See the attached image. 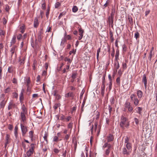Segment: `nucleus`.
Listing matches in <instances>:
<instances>
[{"label":"nucleus","mask_w":157,"mask_h":157,"mask_svg":"<svg viewBox=\"0 0 157 157\" xmlns=\"http://www.w3.org/2000/svg\"><path fill=\"white\" fill-rule=\"evenodd\" d=\"M137 95L138 98L140 100L143 96V93L140 90H138L137 92Z\"/></svg>","instance_id":"14"},{"label":"nucleus","mask_w":157,"mask_h":157,"mask_svg":"<svg viewBox=\"0 0 157 157\" xmlns=\"http://www.w3.org/2000/svg\"><path fill=\"white\" fill-rule=\"evenodd\" d=\"M48 136V134L47 133L45 134L44 136L43 137V138L44 139V140L46 141V142H47V137Z\"/></svg>","instance_id":"40"},{"label":"nucleus","mask_w":157,"mask_h":157,"mask_svg":"<svg viewBox=\"0 0 157 157\" xmlns=\"http://www.w3.org/2000/svg\"><path fill=\"white\" fill-rule=\"evenodd\" d=\"M56 99L57 100H59L61 98V97L59 94H58L56 95Z\"/></svg>","instance_id":"58"},{"label":"nucleus","mask_w":157,"mask_h":157,"mask_svg":"<svg viewBox=\"0 0 157 157\" xmlns=\"http://www.w3.org/2000/svg\"><path fill=\"white\" fill-rule=\"evenodd\" d=\"M25 58V57L20 58L19 61L20 62V65L23 64L24 63Z\"/></svg>","instance_id":"19"},{"label":"nucleus","mask_w":157,"mask_h":157,"mask_svg":"<svg viewBox=\"0 0 157 157\" xmlns=\"http://www.w3.org/2000/svg\"><path fill=\"white\" fill-rule=\"evenodd\" d=\"M139 100L136 97H135L133 99V101L134 104L135 106H137L138 105L139 103Z\"/></svg>","instance_id":"15"},{"label":"nucleus","mask_w":157,"mask_h":157,"mask_svg":"<svg viewBox=\"0 0 157 157\" xmlns=\"http://www.w3.org/2000/svg\"><path fill=\"white\" fill-rule=\"evenodd\" d=\"M24 90L23 89H21V92L19 95V100L21 102L24 99L23 93L24 92Z\"/></svg>","instance_id":"9"},{"label":"nucleus","mask_w":157,"mask_h":157,"mask_svg":"<svg viewBox=\"0 0 157 157\" xmlns=\"http://www.w3.org/2000/svg\"><path fill=\"white\" fill-rule=\"evenodd\" d=\"M142 108L140 107H138L137 108V110L136 112L140 114H141L142 113Z\"/></svg>","instance_id":"24"},{"label":"nucleus","mask_w":157,"mask_h":157,"mask_svg":"<svg viewBox=\"0 0 157 157\" xmlns=\"http://www.w3.org/2000/svg\"><path fill=\"white\" fill-rule=\"evenodd\" d=\"M122 48L124 51L125 52L126 51V48L125 44L123 45Z\"/></svg>","instance_id":"62"},{"label":"nucleus","mask_w":157,"mask_h":157,"mask_svg":"<svg viewBox=\"0 0 157 157\" xmlns=\"http://www.w3.org/2000/svg\"><path fill=\"white\" fill-rule=\"evenodd\" d=\"M42 8L43 10H45L46 8V4L44 2L42 4Z\"/></svg>","instance_id":"45"},{"label":"nucleus","mask_w":157,"mask_h":157,"mask_svg":"<svg viewBox=\"0 0 157 157\" xmlns=\"http://www.w3.org/2000/svg\"><path fill=\"white\" fill-rule=\"evenodd\" d=\"M124 107L127 109L129 112H132L133 109L132 106L131 105L130 103L126 101L124 104Z\"/></svg>","instance_id":"5"},{"label":"nucleus","mask_w":157,"mask_h":157,"mask_svg":"<svg viewBox=\"0 0 157 157\" xmlns=\"http://www.w3.org/2000/svg\"><path fill=\"white\" fill-rule=\"evenodd\" d=\"M32 154H33L30 152H29V151H27L26 152V155L28 157L30 156Z\"/></svg>","instance_id":"56"},{"label":"nucleus","mask_w":157,"mask_h":157,"mask_svg":"<svg viewBox=\"0 0 157 157\" xmlns=\"http://www.w3.org/2000/svg\"><path fill=\"white\" fill-rule=\"evenodd\" d=\"M142 82L144 83L145 87V88H146L147 84V78L146 75L145 74L144 75H143L142 79Z\"/></svg>","instance_id":"8"},{"label":"nucleus","mask_w":157,"mask_h":157,"mask_svg":"<svg viewBox=\"0 0 157 157\" xmlns=\"http://www.w3.org/2000/svg\"><path fill=\"white\" fill-rule=\"evenodd\" d=\"M33 132L32 131H30L29 132V137L32 140L33 139Z\"/></svg>","instance_id":"31"},{"label":"nucleus","mask_w":157,"mask_h":157,"mask_svg":"<svg viewBox=\"0 0 157 157\" xmlns=\"http://www.w3.org/2000/svg\"><path fill=\"white\" fill-rule=\"evenodd\" d=\"M20 126L22 136H25L28 131V128L24 123H22V122L20 123Z\"/></svg>","instance_id":"2"},{"label":"nucleus","mask_w":157,"mask_h":157,"mask_svg":"<svg viewBox=\"0 0 157 157\" xmlns=\"http://www.w3.org/2000/svg\"><path fill=\"white\" fill-rule=\"evenodd\" d=\"M73 124V123L72 122H71L67 125V128H68L71 129V130L72 128Z\"/></svg>","instance_id":"26"},{"label":"nucleus","mask_w":157,"mask_h":157,"mask_svg":"<svg viewBox=\"0 0 157 157\" xmlns=\"http://www.w3.org/2000/svg\"><path fill=\"white\" fill-rule=\"evenodd\" d=\"M105 89V85L104 84H102L101 86V94L102 95H103L104 94Z\"/></svg>","instance_id":"20"},{"label":"nucleus","mask_w":157,"mask_h":157,"mask_svg":"<svg viewBox=\"0 0 157 157\" xmlns=\"http://www.w3.org/2000/svg\"><path fill=\"white\" fill-rule=\"evenodd\" d=\"M109 152L110 151L108 149H106L105 151V154L107 155H108L109 154Z\"/></svg>","instance_id":"64"},{"label":"nucleus","mask_w":157,"mask_h":157,"mask_svg":"<svg viewBox=\"0 0 157 157\" xmlns=\"http://www.w3.org/2000/svg\"><path fill=\"white\" fill-rule=\"evenodd\" d=\"M100 50H101V48H99L98 49V50L97 51V58L98 60V57H99V53L100 52Z\"/></svg>","instance_id":"34"},{"label":"nucleus","mask_w":157,"mask_h":157,"mask_svg":"<svg viewBox=\"0 0 157 157\" xmlns=\"http://www.w3.org/2000/svg\"><path fill=\"white\" fill-rule=\"evenodd\" d=\"M0 34L1 36H3L5 34V32L2 30H0Z\"/></svg>","instance_id":"52"},{"label":"nucleus","mask_w":157,"mask_h":157,"mask_svg":"<svg viewBox=\"0 0 157 157\" xmlns=\"http://www.w3.org/2000/svg\"><path fill=\"white\" fill-rule=\"evenodd\" d=\"M13 70V69L12 67H8V71L9 73H12Z\"/></svg>","instance_id":"35"},{"label":"nucleus","mask_w":157,"mask_h":157,"mask_svg":"<svg viewBox=\"0 0 157 157\" xmlns=\"http://www.w3.org/2000/svg\"><path fill=\"white\" fill-rule=\"evenodd\" d=\"M10 88L9 87H8L5 89L4 90V92L6 93H8L10 91Z\"/></svg>","instance_id":"38"},{"label":"nucleus","mask_w":157,"mask_h":157,"mask_svg":"<svg viewBox=\"0 0 157 157\" xmlns=\"http://www.w3.org/2000/svg\"><path fill=\"white\" fill-rule=\"evenodd\" d=\"M65 38L67 40H70L71 39V36L69 35H66V33H65Z\"/></svg>","instance_id":"44"},{"label":"nucleus","mask_w":157,"mask_h":157,"mask_svg":"<svg viewBox=\"0 0 157 157\" xmlns=\"http://www.w3.org/2000/svg\"><path fill=\"white\" fill-rule=\"evenodd\" d=\"M51 30V28L50 26H48L47 28L46 32H50Z\"/></svg>","instance_id":"63"},{"label":"nucleus","mask_w":157,"mask_h":157,"mask_svg":"<svg viewBox=\"0 0 157 157\" xmlns=\"http://www.w3.org/2000/svg\"><path fill=\"white\" fill-rule=\"evenodd\" d=\"M114 101L115 100L114 98H112L110 100L111 104L112 105L114 103Z\"/></svg>","instance_id":"43"},{"label":"nucleus","mask_w":157,"mask_h":157,"mask_svg":"<svg viewBox=\"0 0 157 157\" xmlns=\"http://www.w3.org/2000/svg\"><path fill=\"white\" fill-rule=\"evenodd\" d=\"M16 39V37L15 36H14L13 37L10 42L11 46L15 43V42Z\"/></svg>","instance_id":"23"},{"label":"nucleus","mask_w":157,"mask_h":157,"mask_svg":"<svg viewBox=\"0 0 157 157\" xmlns=\"http://www.w3.org/2000/svg\"><path fill=\"white\" fill-rule=\"evenodd\" d=\"M49 13V9H47V12L46 13V17L48 18V15Z\"/></svg>","instance_id":"49"},{"label":"nucleus","mask_w":157,"mask_h":157,"mask_svg":"<svg viewBox=\"0 0 157 157\" xmlns=\"http://www.w3.org/2000/svg\"><path fill=\"white\" fill-rule=\"evenodd\" d=\"M124 145L127 149L129 150L132 148V144L129 142V138L127 136L124 139Z\"/></svg>","instance_id":"3"},{"label":"nucleus","mask_w":157,"mask_h":157,"mask_svg":"<svg viewBox=\"0 0 157 157\" xmlns=\"http://www.w3.org/2000/svg\"><path fill=\"white\" fill-rule=\"evenodd\" d=\"M108 109L109 110V113L110 114L112 110V107L110 105H108Z\"/></svg>","instance_id":"54"},{"label":"nucleus","mask_w":157,"mask_h":157,"mask_svg":"<svg viewBox=\"0 0 157 157\" xmlns=\"http://www.w3.org/2000/svg\"><path fill=\"white\" fill-rule=\"evenodd\" d=\"M38 25V21L37 19H35L34 22V26L35 28H36Z\"/></svg>","instance_id":"29"},{"label":"nucleus","mask_w":157,"mask_h":157,"mask_svg":"<svg viewBox=\"0 0 157 157\" xmlns=\"http://www.w3.org/2000/svg\"><path fill=\"white\" fill-rule=\"evenodd\" d=\"M13 96L14 97H15L16 98H17L18 96V94L17 93H15V92H14L13 93Z\"/></svg>","instance_id":"47"},{"label":"nucleus","mask_w":157,"mask_h":157,"mask_svg":"<svg viewBox=\"0 0 157 157\" xmlns=\"http://www.w3.org/2000/svg\"><path fill=\"white\" fill-rule=\"evenodd\" d=\"M30 78H29L27 79V82H26V86H30L29 84H30Z\"/></svg>","instance_id":"36"},{"label":"nucleus","mask_w":157,"mask_h":157,"mask_svg":"<svg viewBox=\"0 0 157 157\" xmlns=\"http://www.w3.org/2000/svg\"><path fill=\"white\" fill-rule=\"evenodd\" d=\"M132 151V148L130 149H128L125 147L123 148L122 150V153L124 155H128L131 153Z\"/></svg>","instance_id":"6"},{"label":"nucleus","mask_w":157,"mask_h":157,"mask_svg":"<svg viewBox=\"0 0 157 157\" xmlns=\"http://www.w3.org/2000/svg\"><path fill=\"white\" fill-rule=\"evenodd\" d=\"M134 120L136 124V125H138L139 124V121L138 119L137 118H136V117H135L134 118Z\"/></svg>","instance_id":"39"},{"label":"nucleus","mask_w":157,"mask_h":157,"mask_svg":"<svg viewBox=\"0 0 157 157\" xmlns=\"http://www.w3.org/2000/svg\"><path fill=\"white\" fill-rule=\"evenodd\" d=\"M5 95L4 94L2 95L1 98L2 99V101L0 103V108H3L7 102V99H6L4 98Z\"/></svg>","instance_id":"4"},{"label":"nucleus","mask_w":157,"mask_h":157,"mask_svg":"<svg viewBox=\"0 0 157 157\" xmlns=\"http://www.w3.org/2000/svg\"><path fill=\"white\" fill-rule=\"evenodd\" d=\"M70 137V134H67L65 135L64 140L65 142H67L68 141Z\"/></svg>","instance_id":"28"},{"label":"nucleus","mask_w":157,"mask_h":157,"mask_svg":"<svg viewBox=\"0 0 157 157\" xmlns=\"http://www.w3.org/2000/svg\"><path fill=\"white\" fill-rule=\"evenodd\" d=\"M116 82L118 84H120V78L118 77L116 79Z\"/></svg>","instance_id":"50"},{"label":"nucleus","mask_w":157,"mask_h":157,"mask_svg":"<svg viewBox=\"0 0 157 157\" xmlns=\"http://www.w3.org/2000/svg\"><path fill=\"white\" fill-rule=\"evenodd\" d=\"M71 117L70 116H68L67 118H66L65 120L66 121H69L71 119Z\"/></svg>","instance_id":"51"},{"label":"nucleus","mask_w":157,"mask_h":157,"mask_svg":"<svg viewBox=\"0 0 157 157\" xmlns=\"http://www.w3.org/2000/svg\"><path fill=\"white\" fill-rule=\"evenodd\" d=\"M129 125V122L127 118L122 116L121 117V121L120 123V125L121 128L124 129L125 127L128 128Z\"/></svg>","instance_id":"1"},{"label":"nucleus","mask_w":157,"mask_h":157,"mask_svg":"<svg viewBox=\"0 0 157 157\" xmlns=\"http://www.w3.org/2000/svg\"><path fill=\"white\" fill-rule=\"evenodd\" d=\"M15 105V104L13 101L10 102L8 107V109L10 110L13 107H14Z\"/></svg>","instance_id":"12"},{"label":"nucleus","mask_w":157,"mask_h":157,"mask_svg":"<svg viewBox=\"0 0 157 157\" xmlns=\"http://www.w3.org/2000/svg\"><path fill=\"white\" fill-rule=\"evenodd\" d=\"M108 22L109 25H111V26H113V18L109 16L108 18Z\"/></svg>","instance_id":"10"},{"label":"nucleus","mask_w":157,"mask_h":157,"mask_svg":"<svg viewBox=\"0 0 157 157\" xmlns=\"http://www.w3.org/2000/svg\"><path fill=\"white\" fill-rule=\"evenodd\" d=\"M10 9V7L7 5H6V8H5V10H6V11L7 12L9 11Z\"/></svg>","instance_id":"53"},{"label":"nucleus","mask_w":157,"mask_h":157,"mask_svg":"<svg viewBox=\"0 0 157 157\" xmlns=\"http://www.w3.org/2000/svg\"><path fill=\"white\" fill-rule=\"evenodd\" d=\"M34 145L33 144H32L30 145L31 147L29 148V150L28 151L29 152H30L32 153L33 154V153L34 148Z\"/></svg>","instance_id":"18"},{"label":"nucleus","mask_w":157,"mask_h":157,"mask_svg":"<svg viewBox=\"0 0 157 157\" xmlns=\"http://www.w3.org/2000/svg\"><path fill=\"white\" fill-rule=\"evenodd\" d=\"M60 119L62 121H65L66 118L63 115H62L61 116H60Z\"/></svg>","instance_id":"33"},{"label":"nucleus","mask_w":157,"mask_h":157,"mask_svg":"<svg viewBox=\"0 0 157 157\" xmlns=\"http://www.w3.org/2000/svg\"><path fill=\"white\" fill-rule=\"evenodd\" d=\"M21 109L22 111L21 113H27V110L24 104L22 105Z\"/></svg>","instance_id":"16"},{"label":"nucleus","mask_w":157,"mask_h":157,"mask_svg":"<svg viewBox=\"0 0 157 157\" xmlns=\"http://www.w3.org/2000/svg\"><path fill=\"white\" fill-rule=\"evenodd\" d=\"M107 139L108 142L113 141L114 139L113 136L111 134H109L107 137Z\"/></svg>","instance_id":"17"},{"label":"nucleus","mask_w":157,"mask_h":157,"mask_svg":"<svg viewBox=\"0 0 157 157\" xmlns=\"http://www.w3.org/2000/svg\"><path fill=\"white\" fill-rule=\"evenodd\" d=\"M140 36V34L139 33L136 32L135 33V37L136 38V39L137 40L138 38Z\"/></svg>","instance_id":"32"},{"label":"nucleus","mask_w":157,"mask_h":157,"mask_svg":"<svg viewBox=\"0 0 157 157\" xmlns=\"http://www.w3.org/2000/svg\"><path fill=\"white\" fill-rule=\"evenodd\" d=\"M115 67L116 69V71H117V70L120 67V65L118 62L117 61V62L115 63Z\"/></svg>","instance_id":"27"},{"label":"nucleus","mask_w":157,"mask_h":157,"mask_svg":"<svg viewBox=\"0 0 157 157\" xmlns=\"http://www.w3.org/2000/svg\"><path fill=\"white\" fill-rule=\"evenodd\" d=\"M17 47L16 46H13L11 48V50H10V52L11 53V57H12L13 55L15 54V56H16V52L17 51Z\"/></svg>","instance_id":"7"},{"label":"nucleus","mask_w":157,"mask_h":157,"mask_svg":"<svg viewBox=\"0 0 157 157\" xmlns=\"http://www.w3.org/2000/svg\"><path fill=\"white\" fill-rule=\"evenodd\" d=\"M135 97H136L135 96V94H131L130 96L131 100L132 101L133 100L134 98Z\"/></svg>","instance_id":"42"},{"label":"nucleus","mask_w":157,"mask_h":157,"mask_svg":"<svg viewBox=\"0 0 157 157\" xmlns=\"http://www.w3.org/2000/svg\"><path fill=\"white\" fill-rule=\"evenodd\" d=\"M79 34V35H83V33L84 32L83 30L82 29V28H80L78 29Z\"/></svg>","instance_id":"25"},{"label":"nucleus","mask_w":157,"mask_h":157,"mask_svg":"<svg viewBox=\"0 0 157 157\" xmlns=\"http://www.w3.org/2000/svg\"><path fill=\"white\" fill-rule=\"evenodd\" d=\"M60 6V3L58 2H56L55 4V7L56 8H57Z\"/></svg>","instance_id":"37"},{"label":"nucleus","mask_w":157,"mask_h":157,"mask_svg":"<svg viewBox=\"0 0 157 157\" xmlns=\"http://www.w3.org/2000/svg\"><path fill=\"white\" fill-rule=\"evenodd\" d=\"M119 50L117 49V50L115 55V60L116 61L117 60L119 59Z\"/></svg>","instance_id":"22"},{"label":"nucleus","mask_w":157,"mask_h":157,"mask_svg":"<svg viewBox=\"0 0 157 157\" xmlns=\"http://www.w3.org/2000/svg\"><path fill=\"white\" fill-rule=\"evenodd\" d=\"M78 10L77 7L76 6H74L72 9V11L74 13L76 12Z\"/></svg>","instance_id":"30"},{"label":"nucleus","mask_w":157,"mask_h":157,"mask_svg":"<svg viewBox=\"0 0 157 157\" xmlns=\"http://www.w3.org/2000/svg\"><path fill=\"white\" fill-rule=\"evenodd\" d=\"M43 29H41L40 31V35H39V36L40 37L41 35L43 34Z\"/></svg>","instance_id":"60"},{"label":"nucleus","mask_w":157,"mask_h":157,"mask_svg":"<svg viewBox=\"0 0 157 157\" xmlns=\"http://www.w3.org/2000/svg\"><path fill=\"white\" fill-rule=\"evenodd\" d=\"M109 90H111L112 86V81H110L109 84Z\"/></svg>","instance_id":"55"},{"label":"nucleus","mask_w":157,"mask_h":157,"mask_svg":"<svg viewBox=\"0 0 157 157\" xmlns=\"http://www.w3.org/2000/svg\"><path fill=\"white\" fill-rule=\"evenodd\" d=\"M27 113H21V121L23 122V123H25L26 120V117L25 114Z\"/></svg>","instance_id":"13"},{"label":"nucleus","mask_w":157,"mask_h":157,"mask_svg":"<svg viewBox=\"0 0 157 157\" xmlns=\"http://www.w3.org/2000/svg\"><path fill=\"white\" fill-rule=\"evenodd\" d=\"M54 151L56 153H58L59 152V150L57 148H54L53 149Z\"/></svg>","instance_id":"61"},{"label":"nucleus","mask_w":157,"mask_h":157,"mask_svg":"<svg viewBox=\"0 0 157 157\" xmlns=\"http://www.w3.org/2000/svg\"><path fill=\"white\" fill-rule=\"evenodd\" d=\"M20 28L21 30L20 32L22 33H23L25 30L24 25H21L20 26Z\"/></svg>","instance_id":"21"},{"label":"nucleus","mask_w":157,"mask_h":157,"mask_svg":"<svg viewBox=\"0 0 157 157\" xmlns=\"http://www.w3.org/2000/svg\"><path fill=\"white\" fill-rule=\"evenodd\" d=\"M74 150L75 151L76 150L77 146V143L76 142H75L74 143Z\"/></svg>","instance_id":"57"},{"label":"nucleus","mask_w":157,"mask_h":157,"mask_svg":"<svg viewBox=\"0 0 157 157\" xmlns=\"http://www.w3.org/2000/svg\"><path fill=\"white\" fill-rule=\"evenodd\" d=\"M58 138L57 136H55L53 138V141L55 142H57L58 141Z\"/></svg>","instance_id":"48"},{"label":"nucleus","mask_w":157,"mask_h":157,"mask_svg":"<svg viewBox=\"0 0 157 157\" xmlns=\"http://www.w3.org/2000/svg\"><path fill=\"white\" fill-rule=\"evenodd\" d=\"M17 39L18 40L21 39V38H22V35L21 34H19L17 36Z\"/></svg>","instance_id":"59"},{"label":"nucleus","mask_w":157,"mask_h":157,"mask_svg":"<svg viewBox=\"0 0 157 157\" xmlns=\"http://www.w3.org/2000/svg\"><path fill=\"white\" fill-rule=\"evenodd\" d=\"M2 22L3 23L4 25L6 24L7 23V20L5 17H4L2 18Z\"/></svg>","instance_id":"41"},{"label":"nucleus","mask_w":157,"mask_h":157,"mask_svg":"<svg viewBox=\"0 0 157 157\" xmlns=\"http://www.w3.org/2000/svg\"><path fill=\"white\" fill-rule=\"evenodd\" d=\"M122 67L124 69H126L127 68V64L125 63H122Z\"/></svg>","instance_id":"46"},{"label":"nucleus","mask_w":157,"mask_h":157,"mask_svg":"<svg viewBox=\"0 0 157 157\" xmlns=\"http://www.w3.org/2000/svg\"><path fill=\"white\" fill-rule=\"evenodd\" d=\"M65 96L66 98L71 97L73 99L74 97V94L73 92H69L68 93L66 94Z\"/></svg>","instance_id":"11"}]
</instances>
